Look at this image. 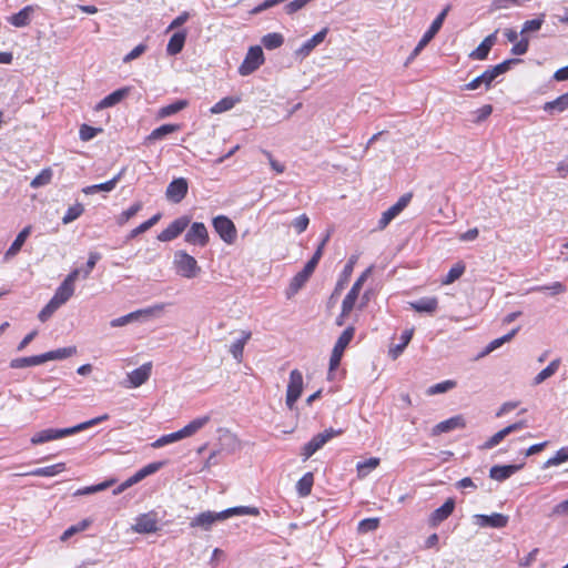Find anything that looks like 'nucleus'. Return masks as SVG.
Listing matches in <instances>:
<instances>
[{
  "instance_id": "nucleus-41",
  "label": "nucleus",
  "mask_w": 568,
  "mask_h": 568,
  "mask_svg": "<svg viewBox=\"0 0 568 568\" xmlns=\"http://www.w3.org/2000/svg\"><path fill=\"white\" fill-rule=\"evenodd\" d=\"M187 104H189L187 100H184V99L175 100L174 102H172L165 106H162L158 111V116L160 119L171 116V115L182 111L183 109H185L187 106Z\"/></svg>"
},
{
  "instance_id": "nucleus-9",
  "label": "nucleus",
  "mask_w": 568,
  "mask_h": 568,
  "mask_svg": "<svg viewBox=\"0 0 568 568\" xmlns=\"http://www.w3.org/2000/svg\"><path fill=\"white\" fill-rule=\"evenodd\" d=\"M373 265H371L369 267H367L358 277L357 280L355 281V283L353 284V286L351 287L349 292L346 294V296L344 297L343 300V304H344V313H351L352 310L354 308L355 306V303L358 298V295L361 293V290L364 285V283L366 282V280L368 278V276L371 275L372 271H373Z\"/></svg>"
},
{
  "instance_id": "nucleus-33",
  "label": "nucleus",
  "mask_w": 568,
  "mask_h": 568,
  "mask_svg": "<svg viewBox=\"0 0 568 568\" xmlns=\"http://www.w3.org/2000/svg\"><path fill=\"white\" fill-rule=\"evenodd\" d=\"M165 464H166L165 460L150 463V464L145 465L144 467H142L141 469H139L134 475L131 476V478L134 481V484H138L141 480H143L144 478H146L148 476L153 475L156 471H159L161 468H163L165 466Z\"/></svg>"
},
{
  "instance_id": "nucleus-58",
  "label": "nucleus",
  "mask_w": 568,
  "mask_h": 568,
  "mask_svg": "<svg viewBox=\"0 0 568 568\" xmlns=\"http://www.w3.org/2000/svg\"><path fill=\"white\" fill-rule=\"evenodd\" d=\"M53 172L50 168L43 169L30 183V186L38 189L49 184L52 180Z\"/></svg>"
},
{
  "instance_id": "nucleus-29",
  "label": "nucleus",
  "mask_w": 568,
  "mask_h": 568,
  "mask_svg": "<svg viewBox=\"0 0 568 568\" xmlns=\"http://www.w3.org/2000/svg\"><path fill=\"white\" fill-rule=\"evenodd\" d=\"M181 126L179 124L165 123L154 129L144 141V144H150L154 141L162 140L171 133L179 131Z\"/></svg>"
},
{
  "instance_id": "nucleus-46",
  "label": "nucleus",
  "mask_w": 568,
  "mask_h": 568,
  "mask_svg": "<svg viewBox=\"0 0 568 568\" xmlns=\"http://www.w3.org/2000/svg\"><path fill=\"white\" fill-rule=\"evenodd\" d=\"M241 101L240 97H225L216 102L212 108L211 112L214 114L226 112L235 106Z\"/></svg>"
},
{
  "instance_id": "nucleus-64",
  "label": "nucleus",
  "mask_w": 568,
  "mask_h": 568,
  "mask_svg": "<svg viewBox=\"0 0 568 568\" xmlns=\"http://www.w3.org/2000/svg\"><path fill=\"white\" fill-rule=\"evenodd\" d=\"M61 307L60 305H58L55 303V301H52L50 300L45 305L44 307L39 312L38 314V318L40 322L44 323L47 322L53 314L54 312Z\"/></svg>"
},
{
  "instance_id": "nucleus-5",
  "label": "nucleus",
  "mask_w": 568,
  "mask_h": 568,
  "mask_svg": "<svg viewBox=\"0 0 568 568\" xmlns=\"http://www.w3.org/2000/svg\"><path fill=\"white\" fill-rule=\"evenodd\" d=\"M212 225L221 240L226 244H233L237 239V231L234 222L226 215H217L213 217Z\"/></svg>"
},
{
  "instance_id": "nucleus-16",
  "label": "nucleus",
  "mask_w": 568,
  "mask_h": 568,
  "mask_svg": "<svg viewBox=\"0 0 568 568\" xmlns=\"http://www.w3.org/2000/svg\"><path fill=\"white\" fill-rule=\"evenodd\" d=\"M132 529L138 534H153L159 530L156 515L153 513L142 514L135 519Z\"/></svg>"
},
{
  "instance_id": "nucleus-36",
  "label": "nucleus",
  "mask_w": 568,
  "mask_h": 568,
  "mask_svg": "<svg viewBox=\"0 0 568 568\" xmlns=\"http://www.w3.org/2000/svg\"><path fill=\"white\" fill-rule=\"evenodd\" d=\"M493 79L486 69L480 75L473 79L470 82L466 83L462 89L463 90H477L481 85L485 87V90H489L493 87Z\"/></svg>"
},
{
  "instance_id": "nucleus-1",
  "label": "nucleus",
  "mask_w": 568,
  "mask_h": 568,
  "mask_svg": "<svg viewBox=\"0 0 568 568\" xmlns=\"http://www.w3.org/2000/svg\"><path fill=\"white\" fill-rule=\"evenodd\" d=\"M109 419V415L108 414H103L101 416H98V417H94L92 419H89L87 422H83V423H80V424H77L74 426H71V427H65V428H45V429H42L40 432H37L31 438H30V443L32 445H42V444H45L48 442H52V440H57V439H61V438H64L67 436H71V435H74V434H78L82 430H85L92 426H95L104 420H108Z\"/></svg>"
},
{
  "instance_id": "nucleus-11",
  "label": "nucleus",
  "mask_w": 568,
  "mask_h": 568,
  "mask_svg": "<svg viewBox=\"0 0 568 568\" xmlns=\"http://www.w3.org/2000/svg\"><path fill=\"white\" fill-rule=\"evenodd\" d=\"M189 190V182L185 178H174L168 185L165 191L166 199L172 203H181Z\"/></svg>"
},
{
  "instance_id": "nucleus-8",
  "label": "nucleus",
  "mask_w": 568,
  "mask_h": 568,
  "mask_svg": "<svg viewBox=\"0 0 568 568\" xmlns=\"http://www.w3.org/2000/svg\"><path fill=\"white\" fill-rule=\"evenodd\" d=\"M184 241L190 245L205 247L210 242L205 224L203 222H193L185 233Z\"/></svg>"
},
{
  "instance_id": "nucleus-53",
  "label": "nucleus",
  "mask_w": 568,
  "mask_h": 568,
  "mask_svg": "<svg viewBox=\"0 0 568 568\" xmlns=\"http://www.w3.org/2000/svg\"><path fill=\"white\" fill-rule=\"evenodd\" d=\"M414 329H405L400 335V343L395 345L393 348H390L389 353L393 355L394 358H396L399 354L404 352L406 346L409 344V342L413 338Z\"/></svg>"
},
{
  "instance_id": "nucleus-35",
  "label": "nucleus",
  "mask_w": 568,
  "mask_h": 568,
  "mask_svg": "<svg viewBox=\"0 0 568 568\" xmlns=\"http://www.w3.org/2000/svg\"><path fill=\"white\" fill-rule=\"evenodd\" d=\"M77 353L75 346L62 347L41 354L43 364L48 361H59L71 357Z\"/></svg>"
},
{
  "instance_id": "nucleus-26",
  "label": "nucleus",
  "mask_w": 568,
  "mask_h": 568,
  "mask_svg": "<svg viewBox=\"0 0 568 568\" xmlns=\"http://www.w3.org/2000/svg\"><path fill=\"white\" fill-rule=\"evenodd\" d=\"M409 306L417 313L433 315L438 308L437 297H422L417 301L409 302Z\"/></svg>"
},
{
  "instance_id": "nucleus-56",
  "label": "nucleus",
  "mask_w": 568,
  "mask_h": 568,
  "mask_svg": "<svg viewBox=\"0 0 568 568\" xmlns=\"http://www.w3.org/2000/svg\"><path fill=\"white\" fill-rule=\"evenodd\" d=\"M566 462H568V446L561 447L559 450H557L555 456L546 460L542 468L546 469L552 466H558Z\"/></svg>"
},
{
  "instance_id": "nucleus-61",
  "label": "nucleus",
  "mask_w": 568,
  "mask_h": 568,
  "mask_svg": "<svg viewBox=\"0 0 568 568\" xmlns=\"http://www.w3.org/2000/svg\"><path fill=\"white\" fill-rule=\"evenodd\" d=\"M210 420V416H203L193 419L187 425H185L183 428L185 429L189 437L194 435L197 430H200L202 427H204Z\"/></svg>"
},
{
  "instance_id": "nucleus-55",
  "label": "nucleus",
  "mask_w": 568,
  "mask_h": 568,
  "mask_svg": "<svg viewBox=\"0 0 568 568\" xmlns=\"http://www.w3.org/2000/svg\"><path fill=\"white\" fill-rule=\"evenodd\" d=\"M535 292L548 293L551 296L559 295L566 292V285L561 282H554L549 285H539L532 288Z\"/></svg>"
},
{
  "instance_id": "nucleus-27",
  "label": "nucleus",
  "mask_w": 568,
  "mask_h": 568,
  "mask_svg": "<svg viewBox=\"0 0 568 568\" xmlns=\"http://www.w3.org/2000/svg\"><path fill=\"white\" fill-rule=\"evenodd\" d=\"M31 231H32V226L27 225L18 233L14 241L11 243L10 247L4 253V258L13 257L21 251L27 239L30 236Z\"/></svg>"
},
{
  "instance_id": "nucleus-14",
  "label": "nucleus",
  "mask_w": 568,
  "mask_h": 568,
  "mask_svg": "<svg viewBox=\"0 0 568 568\" xmlns=\"http://www.w3.org/2000/svg\"><path fill=\"white\" fill-rule=\"evenodd\" d=\"M508 516L500 513L491 515L477 514L474 516V523L480 527L504 528L508 524Z\"/></svg>"
},
{
  "instance_id": "nucleus-15",
  "label": "nucleus",
  "mask_w": 568,
  "mask_h": 568,
  "mask_svg": "<svg viewBox=\"0 0 568 568\" xmlns=\"http://www.w3.org/2000/svg\"><path fill=\"white\" fill-rule=\"evenodd\" d=\"M327 33V27L320 30L311 39L306 40L298 49L295 50V57L301 60L308 57L311 52L325 40Z\"/></svg>"
},
{
  "instance_id": "nucleus-20",
  "label": "nucleus",
  "mask_w": 568,
  "mask_h": 568,
  "mask_svg": "<svg viewBox=\"0 0 568 568\" xmlns=\"http://www.w3.org/2000/svg\"><path fill=\"white\" fill-rule=\"evenodd\" d=\"M131 92L130 87H123L105 95L95 106V110L111 108L123 101Z\"/></svg>"
},
{
  "instance_id": "nucleus-38",
  "label": "nucleus",
  "mask_w": 568,
  "mask_h": 568,
  "mask_svg": "<svg viewBox=\"0 0 568 568\" xmlns=\"http://www.w3.org/2000/svg\"><path fill=\"white\" fill-rule=\"evenodd\" d=\"M73 294H74V287L62 282L55 290L51 300L55 301V303L58 305L62 306L72 297Z\"/></svg>"
},
{
  "instance_id": "nucleus-22",
  "label": "nucleus",
  "mask_w": 568,
  "mask_h": 568,
  "mask_svg": "<svg viewBox=\"0 0 568 568\" xmlns=\"http://www.w3.org/2000/svg\"><path fill=\"white\" fill-rule=\"evenodd\" d=\"M187 31L186 29L174 32L166 44V54L174 57L182 52L186 42Z\"/></svg>"
},
{
  "instance_id": "nucleus-52",
  "label": "nucleus",
  "mask_w": 568,
  "mask_h": 568,
  "mask_svg": "<svg viewBox=\"0 0 568 568\" xmlns=\"http://www.w3.org/2000/svg\"><path fill=\"white\" fill-rule=\"evenodd\" d=\"M224 513H225V519H227L232 516H244V515L257 516L260 514V510L256 507L236 506V507H231V508L225 509Z\"/></svg>"
},
{
  "instance_id": "nucleus-4",
  "label": "nucleus",
  "mask_w": 568,
  "mask_h": 568,
  "mask_svg": "<svg viewBox=\"0 0 568 568\" xmlns=\"http://www.w3.org/2000/svg\"><path fill=\"white\" fill-rule=\"evenodd\" d=\"M265 61L264 52L261 45H252L239 67V73L243 77L255 72Z\"/></svg>"
},
{
  "instance_id": "nucleus-32",
  "label": "nucleus",
  "mask_w": 568,
  "mask_h": 568,
  "mask_svg": "<svg viewBox=\"0 0 568 568\" xmlns=\"http://www.w3.org/2000/svg\"><path fill=\"white\" fill-rule=\"evenodd\" d=\"M520 62H523V60L519 58H510V59L504 60L503 62H500L496 65H490L487 70L489 72L493 81H495L499 75L508 72L513 65L518 64Z\"/></svg>"
},
{
  "instance_id": "nucleus-54",
  "label": "nucleus",
  "mask_w": 568,
  "mask_h": 568,
  "mask_svg": "<svg viewBox=\"0 0 568 568\" xmlns=\"http://www.w3.org/2000/svg\"><path fill=\"white\" fill-rule=\"evenodd\" d=\"M466 270V265L464 262H457L454 264L448 273L446 274L445 278L443 280V284L448 285L457 281Z\"/></svg>"
},
{
  "instance_id": "nucleus-37",
  "label": "nucleus",
  "mask_w": 568,
  "mask_h": 568,
  "mask_svg": "<svg viewBox=\"0 0 568 568\" xmlns=\"http://www.w3.org/2000/svg\"><path fill=\"white\" fill-rule=\"evenodd\" d=\"M64 470H65V464L58 463L54 465L36 468V469L29 471L27 475L37 476V477H53Z\"/></svg>"
},
{
  "instance_id": "nucleus-39",
  "label": "nucleus",
  "mask_w": 568,
  "mask_h": 568,
  "mask_svg": "<svg viewBox=\"0 0 568 568\" xmlns=\"http://www.w3.org/2000/svg\"><path fill=\"white\" fill-rule=\"evenodd\" d=\"M559 365H560V359L559 358H556L554 361H551L547 367H545L544 369H541L535 377H534V381H532V385H539L541 383H544L546 379H548L549 377H551L552 375L556 374V372L558 371L559 368Z\"/></svg>"
},
{
  "instance_id": "nucleus-19",
  "label": "nucleus",
  "mask_w": 568,
  "mask_h": 568,
  "mask_svg": "<svg viewBox=\"0 0 568 568\" xmlns=\"http://www.w3.org/2000/svg\"><path fill=\"white\" fill-rule=\"evenodd\" d=\"M152 363H145L128 374L129 387H140L151 376Z\"/></svg>"
},
{
  "instance_id": "nucleus-47",
  "label": "nucleus",
  "mask_w": 568,
  "mask_h": 568,
  "mask_svg": "<svg viewBox=\"0 0 568 568\" xmlns=\"http://www.w3.org/2000/svg\"><path fill=\"white\" fill-rule=\"evenodd\" d=\"M261 43L266 50H275L284 43V37L278 32L267 33L262 37Z\"/></svg>"
},
{
  "instance_id": "nucleus-57",
  "label": "nucleus",
  "mask_w": 568,
  "mask_h": 568,
  "mask_svg": "<svg viewBox=\"0 0 568 568\" xmlns=\"http://www.w3.org/2000/svg\"><path fill=\"white\" fill-rule=\"evenodd\" d=\"M84 212V206L77 202L75 204L71 205L64 216L62 217V223L63 224H69V223H72L73 221H75L77 219H79Z\"/></svg>"
},
{
  "instance_id": "nucleus-59",
  "label": "nucleus",
  "mask_w": 568,
  "mask_h": 568,
  "mask_svg": "<svg viewBox=\"0 0 568 568\" xmlns=\"http://www.w3.org/2000/svg\"><path fill=\"white\" fill-rule=\"evenodd\" d=\"M379 518L377 517L362 519L358 523L357 531L359 534H367L369 531H374L379 527Z\"/></svg>"
},
{
  "instance_id": "nucleus-44",
  "label": "nucleus",
  "mask_w": 568,
  "mask_h": 568,
  "mask_svg": "<svg viewBox=\"0 0 568 568\" xmlns=\"http://www.w3.org/2000/svg\"><path fill=\"white\" fill-rule=\"evenodd\" d=\"M314 484V475L308 471L304 474L296 484V491L300 497H307L312 493Z\"/></svg>"
},
{
  "instance_id": "nucleus-21",
  "label": "nucleus",
  "mask_w": 568,
  "mask_h": 568,
  "mask_svg": "<svg viewBox=\"0 0 568 568\" xmlns=\"http://www.w3.org/2000/svg\"><path fill=\"white\" fill-rule=\"evenodd\" d=\"M497 41V31L487 36L479 45L470 52L469 58L473 60H486L491 48L496 44Z\"/></svg>"
},
{
  "instance_id": "nucleus-7",
  "label": "nucleus",
  "mask_w": 568,
  "mask_h": 568,
  "mask_svg": "<svg viewBox=\"0 0 568 568\" xmlns=\"http://www.w3.org/2000/svg\"><path fill=\"white\" fill-rule=\"evenodd\" d=\"M303 392V375L298 369H293L290 374V381L286 389V406L293 409L295 403Z\"/></svg>"
},
{
  "instance_id": "nucleus-18",
  "label": "nucleus",
  "mask_w": 568,
  "mask_h": 568,
  "mask_svg": "<svg viewBox=\"0 0 568 568\" xmlns=\"http://www.w3.org/2000/svg\"><path fill=\"white\" fill-rule=\"evenodd\" d=\"M456 506L454 498H447L446 501L438 508H436L429 517V526L435 528L444 520H446L454 511Z\"/></svg>"
},
{
  "instance_id": "nucleus-17",
  "label": "nucleus",
  "mask_w": 568,
  "mask_h": 568,
  "mask_svg": "<svg viewBox=\"0 0 568 568\" xmlns=\"http://www.w3.org/2000/svg\"><path fill=\"white\" fill-rule=\"evenodd\" d=\"M525 466V462L520 464L494 465L489 469V477L497 481H504L519 471Z\"/></svg>"
},
{
  "instance_id": "nucleus-34",
  "label": "nucleus",
  "mask_w": 568,
  "mask_h": 568,
  "mask_svg": "<svg viewBox=\"0 0 568 568\" xmlns=\"http://www.w3.org/2000/svg\"><path fill=\"white\" fill-rule=\"evenodd\" d=\"M326 444L324 437L318 433L313 438L307 442L303 448L301 455L303 459L306 460L311 458L317 450H320Z\"/></svg>"
},
{
  "instance_id": "nucleus-63",
  "label": "nucleus",
  "mask_w": 568,
  "mask_h": 568,
  "mask_svg": "<svg viewBox=\"0 0 568 568\" xmlns=\"http://www.w3.org/2000/svg\"><path fill=\"white\" fill-rule=\"evenodd\" d=\"M455 386H456L455 381L447 379V381H444V382H440V383H437V384L430 386L427 389V394L428 395L443 394V393H446V392L453 389Z\"/></svg>"
},
{
  "instance_id": "nucleus-3",
  "label": "nucleus",
  "mask_w": 568,
  "mask_h": 568,
  "mask_svg": "<svg viewBox=\"0 0 568 568\" xmlns=\"http://www.w3.org/2000/svg\"><path fill=\"white\" fill-rule=\"evenodd\" d=\"M173 264L176 273L185 278H194L201 272L197 261L184 250L174 253Z\"/></svg>"
},
{
  "instance_id": "nucleus-50",
  "label": "nucleus",
  "mask_w": 568,
  "mask_h": 568,
  "mask_svg": "<svg viewBox=\"0 0 568 568\" xmlns=\"http://www.w3.org/2000/svg\"><path fill=\"white\" fill-rule=\"evenodd\" d=\"M545 13H540L535 19L525 21L520 34L526 36L527 33L539 31L545 22Z\"/></svg>"
},
{
  "instance_id": "nucleus-24",
  "label": "nucleus",
  "mask_w": 568,
  "mask_h": 568,
  "mask_svg": "<svg viewBox=\"0 0 568 568\" xmlns=\"http://www.w3.org/2000/svg\"><path fill=\"white\" fill-rule=\"evenodd\" d=\"M125 172V168H123L115 176H113L111 180L100 183V184H93L89 185L82 189V192L87 195L95 194L98 192H111L115 189L116 183L121 180L123 173Z\"/></svg>"
},
{
  "instance_id": "nucleus-62",
  "label": "nucleus",
  "mask_w": 568,
  "mask_h": 568,
  "mask_svg": "<svg viewBox=\"0 0 568 568\" xmlns=\"http://www.w3.org/2000/svg\"><path fill=\"white\" fill-rule=\"evenodd\" d=\"M520 40H517L510 49L513 55L519 57L527 53L529 49V37L520 34Z\"/></svg>"
},
{
  "instance_id": "nucleus-25",
  "label": "nucleus",
  "mask_w": 568,
  "mask_h": 568,
  "mask_svg": "<svg viewBox=\"0 0 568 568\" xmlns=\"http://www.w3.org/2000/svg\"><path fill=\"white\" fill-rule=\"evenodd\" d=\"M450 10V6H446L438 16L433 20L432 24L427 29V31L423 34L422 40L426 43H429L435 36L442 29L444 21Z\"/></svg>"
},
{
  "instance_id": "nucleus-45",
  "label": "nucleus",
  "mask_w": 568,
  "mask_h": 568,
  "mask_svg": "<svg viewBox=\"0 0 568 568\" xmlns=\"http://www.w3.org/2000/svg\"><path fill=\"white\" fill-rule=\"evenodd\" d=\"M356 261H357V256H355V255H352L348 258V261L345 264V266L339 275V278L336 283L335 293H337L344 288L345 283L349 280V277L353 273V268H354Z\"/></svg>"
},
{
  "instance_id": "nucleus-13",
  "label": "nucleus",
  "mask_w": 568,
  "mask_h": 568,
  "mask_svg": "<svg viewBox=\"0 0 568 568\" xmlns=\"http://www.w3.org/2000/svg\"><path fill=\"white\" fill-rule=\"evenodd\" d=\"M221 520H225L224 510L215 513V511H203L192 518L190 526L191 527H200L203 530L207 531L212 528V526Z\"/></svg>"
},
{
  "instance_id": "nucleus-51",
  "label": "nucleus",
  "mask_w": 568,
  "mask_h": 568,
  "mask_svg": "<svg viewBox=\"0 0 568 568\" xmlns=\"http://www.w3.org/2000/svg\"><path fill=\"white\" fill-rule=\"evenodd\" d=\"M250 337L251 332H243V336L241 338H237L230 346V353L233 355L235 359L240 361L242 358L244 346L246 342L250 339Z\"/></svg>"
},
{
  "instance_id": "nucleus-43",
  "label": "nucleus",
  "mask_w": 568,
  "mask_h": 568,
  "mask_svg": "<svg viewBox=\"0 0 568 568\" xmlns=\"http://www.w3.org/2000/svg\"><path fill=\"white\" fill-rule=\"evenodd\" d=\"M43 364L41 354L13 358L10 362L11 368H26Z\"/></svg>"
},
{
  "instance_id": "nucleus-42",
  "label": "nucleus",
  "mask_w": 568,
  "mask_h": 568,
  "mask_svg": "<svg viewBox=\"0 0 568 568\" xmlns=\"http://www.w3.org/2000/svg\"><path fill=\"white\" fill-rule=\"evenodd\" d=\"M568 109V91L560 97L556 98L552 101H548L544 104V110L546 112H564Z\"/></svg>"
},
{
  "instance_id": "nucleus-6",
  "label": "nucleus",
  "mask_w": 568,
  "mask_h": 568,
  "mask_svg": "<svg viewBox=\"0 0 568 568\" xmlns=\"http://www.w3.org/2000/svg\"><path fill=\"white\" fill-rule=\"evenodd\" d=\"M191 224L190 215H181L171 222L166 229L158 234L156 239L160 242H171L178 239Z\"/></svg>"
},
{
  "instance_id": "nucleus-12",
  "label": "nucleus",
  "mask_w": 568,
  "mask_h": 568,
  "mask_svg": "<svg viewBox=\"0 0 568 568\" xmlns=\"http://www.w3.org/2000/svg\"><path fill=\"white\" fill-rule=\"evenodd\" d=\"M315 266L311 263L306 262L302 271H300L296 275H294L290 282V285L286 290L287 298L294 296L310 280L312 274L315 271Z\"/></svg>"
},
{
  "instance_id": "nucleus-48",
  "label": "nucleus",
  "mask_w": 568,
  "mask_h": 568,
  "mask_svg": "<svg viewBox=\"0 0 568 568\" xmlns=\"http://www.w3.org/2000/svg\"><path fill=\"white\" fill-rule=\"evenodd\" d=\"M143 207L142 202L133 203L128 210L123 211L116 216V224L119 226H123L126 224L132 217H134Z\"/></svg>"
},
{
  "instance_id": "nucleus-49",
  "label": "nucleus",
  "mask_w": 568,
  "mask_h": 568,
  "mask_svg": "<svg viewBox=\"0 0 568 568\" xmlns=\"http://www.w3.org/2000/svg\"><path fill=\"white\" fill-rule=\"evenodd\" d=\"M92 524V520L89 518L82 519L75 525L70 526L68 529L63 531L60 539L61 541H67L69 538L74 536L78 532L84 531L87 528H89Z\"/></svg>"
},
{
  "instance_id": "nucleus-40",
  "label": "nucleus",
  "mask_w": 568,
  "mask_h": 568,
  "mask_svg": "<svg viewBox=\"0 0 568 568\" xmlns=\"http://www.w3.org/2000/svg\"><path fill=\"white\" fill-rule=\"evenodd\" d=\"M115 483H116L115 478H109L102 483L80 488L73 495L74 496H84V495L95 494V493H99V491H102V490H105V489L112 487Z\"/></svg>"
},
{
  "instance_id": "nucleus-60",
  "label": "nucleus",
  "mask_w": 568,
  "mask_h": 568,
  "mask_svg": "<svg viewBox=\"0 0 568 568\" xmlns=\"http://www.w3.org/2000/svg\"><path fill=\"white\" fill-rule=\"evenodd\" d=\"M103 131L102 128L91 126L89 124H82L79 130L80 140L87 142L94 139L99 133Z\"/></svg>"
},
{
  "instance_id": "nucleus-2",
  "label": "nucleus",
  "mask_w": 568,
  "mask_h": 568,
  "mask_svg": "<svg viewBox=\"0 0 568 568\" xmlns=\"http://www.w3.org/2000/svg\"><path fill=\"white\" fill-rule=\"evenodd\" d=\"M354 334H355V327L348 326L343 331V333L337 338V341L333 347L331 358H329L327 379L332 381L334 378V372L341 365L343 354H344L345 349L347 348V346L349 345V343L352 342Z\"/></svg>"
},
{
  "instance_id": "nucleus-28",
  "label": "nucleus",
  "mask_w": 568,
  "mask_h": 568,
  "mask_svg": "<svg viewBox=\"0 0 568 568\" xmlns=\"http://www.w3.org/2000/svg\"><path fill=\"white\" fill-rule=\"evenodd\" d=\"M34 12L33 6H26L17 13L8 18V21L16 28H23L30 24L32 13Z\"/></svg>"
},
{
  "instance_id": "nucleus-31",
  "label": "nucleus",
  "mask_w": 568,
  "mask_h": 568,
  "mask_svg": "<svg viewBox=\"0 0 568 568\" xmlns=\"http://www.w3.org/2000/svg\"><path fill=\"white\" fill-rule=\"evenodd\" d=\"M520 329V326H517L515 327L514 329H511L509 333L505 334L504 336L501 337H498L494 341H491L477 356V358H481L488 354H490L491 352H494L495 349H497L498 347H500L503 344L511 341L516 334L519 332Z\"/></svg>"
},
{
  "instance_id": "nucleus-23",
  "label": "nucleus",
  "mask_w": 568,
  "mask_h": 568,
  "mask_svg": "<svg viewBox=\"0 0 568 568\" xmlns=\"http://www.w3.org/2000/svg\"><path fill=\"white\" fill-rule=\"evenodd\" d=\"M466 420L462 415L453 416L446 420H443L434 426L433 435H439L443 433H448L457 428H465Z\"/></svg>"
},
{
  "instance_id": "nucleus-10",
  "label": "nucleus",
  "mask_w": 568,
  "mask_h": 568,
  "mask_svg": "<svg viewBox=\"0 0 568 568\" xmlns=\"http://www.w3.org/2000/svg\"><path fill=\"white\" fill-rule=\"evenodd\" d=\"M412 197V193L403 194L395 204L382 214L377 227L384 230L409 204Z\"/></svg>"
},
{
  "instance_id": "nucleus-30",
  "label": "nucleus",
  "mask_w": 568,
  "mask_h": 568,
  "mask_svg": "<svg viewBox=\"0 0 568 568\" xmlns=\"http://www.w3.org/2000/svg\"><path fill=\"white\" fill-rule=\"evenodd\" d=\"M152 313H153L152 308L138 310V311L131 312L126 315H123L121 317L112 320L110 322V326L111 327H121L129 323L138 321L139 318H141L143 316H150V315H152Z\"/></svg>"
}]
</instances>
